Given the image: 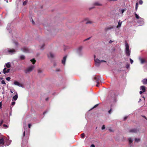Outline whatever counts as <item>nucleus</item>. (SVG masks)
I'll use <instances>...</instances> for the list:
<instances>
[{"label": "nucleus", "instance_id": "f257e3e1", "mask_svg": "<svg viewBox=\"0 0 147 147\" xmlns=\"http://www.w3.org/2000/svg\"><path fill=\"white\" fill-rule=\"evenodd\" d=\"M117 94L115 93V92L113 91L110 92L107 99L110 100L112 102H115L117 101Z\"/></svg>", "mask_w": 147, "mask_h": 147}, {"label": "nucleus", "instance_id": "f03ea898", "mask_svg": "<svg viewBox=\"0 0 147 147\" xmlns=\"http://www.w3.org/2000/svg\"><path fill=\"white\" fill-rule=\"evenodd\" d=\"M94 61L95 63V65L97 67H99L100 66V63L102 62H106V61L105 60H100L98 58H96V56L95 55H94Z\"/></svg>", "mask_w": 147, "mask_h": 147}, {"label": "nucleus", "instance_id": "7ed1b4c3", "mask_svg": "<svg viewBox=\"0 0 147 147\" xmlns=\"http://www.w3.org/2000/svg\"><path fill=\"white\" fill-rule=\"evenodd\" d=\"M16 52V51L14 49H10L7 48L4 50L3 53H6L7 52H8L10 54H12Z\"/></svg>", "mask_w": 147, "mask_h": 147}, {"label": "nucleus", "instance_id": "20e7f679", "mask_svg": "<svg viewBox=\"0 0 147 147\" xmlns=\"http://www.w3.org/2000/svg\"><path fill=\"white\" fill-rule=\"evenodd\" d=\"M125 53L126 55L129 56L130 55V51L129 48V46L127 43H126L125 44Z\"/></svg>", "mask_w": 147, "mask_h": 147}, {"label": "nucleus", "instance_id": "39448f33", "mask_svg": "<svg viewBox=\"0 0 147 147\" xmlns=\"http://www.w3.org/2000/svg\"><path fill=\"white\" fill-rule=\"evenodd\" d=\"M34 67L35 66L34 65L30 66L25 70V73L26 74L29 73L30 72L32 71Z\"/></svg>", "mask_w": 147, "mask_h": 147}, {"label": "nucleus", "instance_id": "423d86ee", "mask_svg": "<svg viewBox=\"0 0 147 147\" xmlns=\"http://www.w3.org/2000/svg\"><path fill=\"white\" fill-rule=\"evenodd\" d=\"M82 47L81 46H80L78 47L77 49V53L78 54L79 56H82L83 54V53L82 51Z\"/></svg>", "mask_w": 147, "mask_h": 147}, {"label": "nucleus", "instance_id": "0eeeda50", "mask_svg": "<svg viewBox=\"0 0 147 147\" xmlns=\"http://www.w3.org/2000/svg\"><path fill=\"white\" fill-rule=\"evenodd\" d=\"M137 22L140 24V26H142L144 24V19L142 18H140L138 19Z\"/></svg>", "mask_w": 147, "mask_h": 147}, {"label": "nucleus", "instance_id": "6e6552de", "mask_svg": "<svg viewBox=\"0 0 147 147\" xmlns=\"http://www.w3.org/2000/svg\"><path fill=\"white\" fill-rule=\"evenodd\" d=\"M93 78V80L94 81L96 82L98 79H99V81H101V78L100 76H94Z\"/></svg>", "mask_w": 147, "mask_h": 147}, {"label": "nucleus", "instance_id": "1a4fd4ad", "mask_svg": "<svg viewBox=\"0 0 147 147\" xmlns=\"http://www.w3.org/2000/svg\"><path fill=\"white\" fill-rule=\"evenodd\" d=\"M11 140H9V138H7L6 139V140L5 141V143H6V145L8 146L11 144Z\"/></svg>", "mask_w": 147, "mask_h": 147}, {"label": "nucleus", "instance_id": "9d476101", "mask_svg": "<svg viewBox=\"0 0 147 147\" xmlns=\"http://www.w3.org/2000/svg\"><path fill=\"white\" fill-rule=\"evenodd\" d=\"M4 143L5 142H4L3 138H0V146H3Z\"/></svg>", "mask_w": 147, "mask_h": 147}, {"label": "nucleus", "instance_id": "9b49d317", "mask_svg": "<svg viewBox=\"0 0 147 147\" xmlns=\"http://www.w3.org/2000/svg\"><path fill=\"white\" fill-rule=\"evenodd\" d=\"M14 85L18 86L19 87H22V85L18 81H15L13 82Z\"/></svg>", "mask_w": 147, "mask_h": 147}, {"label": "nucleus", "instance_id": "f8f14e48", "mask_svg": "<svg viewBox=\"0 0 147 147\" xmlns=\"http://www.w3.org/2000/svg\"><path fill=\"white\" fill-rule=\"evenodd\" d=\"M22 50L23 52L25 53H28L29 52V51L28 48L26 47L22 48Z\"/></svg>", "mask_w": 147, "mask_h": 147}, {"label": "nucleus", "instance_id": "ddd939ff", "mask_svg": "<svg viewBox=\"0 0 147 147\" xmlns=\"http://www.w3.org/2000/svg\"><path fill=\"white\" fill-rule=\"evenodd\" d=\"M11 66V65L10 62L7 63L5 64L4 67L7 68H10Z\"/></svg>", "mask_w": 147, "mask_h": 147}, {"label": "nucleus", "instance_id": "4468645a", "mask_svg": "<svg viewBox=\"0 0 147 147\" xmlns=\"http://www.w3.org/2000/svg\"><path fill=\"white\" fill-rule=\"evenodd\" d=\"M5 69H7L6 67H5L3 69V73L4 74H5L6 73H8L9 72L10 70V69H7V71H5Z\"/></svg>", "mask_w": 147, "mask_h": 147}, {"label": "nucleus", "instance_id": "2eb2a0df", "mask_svg": "<svg viewBox=\"0 0 147 147\" xmlns=\"http://www.w3.org/2000/svg\"><path fill=\"white\" fill-rule=\"evenodd\" d=\"M67 58V56H65L64 57L62 60V63L64 65L65 64V61L66 60V59Z\"/></svg>", "mask_w": 147, "mask_h": 147}, {"label": "nucleus", "instance_id": "dca6fc26", "mask_svg": "<svg viewBox=\"0 0 147 147\" xmlns=\"http://www.w3.org/2000/svg\"><path fill=\"white\" fill-rule=\"evenodd\" d=\"M47 56L49 58H52L53 57L54 55L52 53L50 52L47 54Z\"/></svg>", "mask_w": 147, "mask_h": 147}, {"label": "nucleus", "instance_id": "f3484780", "mask_svg": "<svg viewBox=\"0 0 147 147\" xmlns=\"http://www.w3.org/2000/svg\"><path fill=\"white\" fill-rule=\"evenodd\" d=\"M140 89L141 90H142L143 92H145L146 91V87L144 86H140Z\"/></svg>", "mask_w": 147, "mask_h": 147}, {"label": "nucleus", "instance_id": "a211bd4d", "mask_svg": "<svg viewBox=\"0 0 147 147\" xmlns=\"http://www.w3.org/2000/svg\"><path fill=\"white\" fill-rule=\"evenodd\" d=\"M18 98V95L17 93H16V94L13 97L12 101H13V100L16 101L17 100Z\"/></svg>", "mask_w": 147, "mask_h": 147}, {"label": "nucleus", "instance_id": "6ab92c4d", "mask_svg": "<svg viewBox=\"0 0 147 147\" xmlns=\"http://www.w3.org/2000/svg\"><path fill=\"white\" fill-rule=\"evenodd\" d=\"M139 60L140 61V62L141 64H143L146 62L145 61L144 59H143L141 57H139Z\"/></svg>", "mask_w": 147, "mask_h": 147}, {"label": "nucleus", "instance_id": "aec40b11", "mask_svg": "<svg viewBox=\"0 0 147 147\" xmlns=\"http://www.w3.org/2000/svg\"><path fill=\"white\" fill-rule=\"evenodd\" d=\"M19 58L21 60H23L25 59V56L23 55H21L19 57Z\"/></svg>", "mask_w": 147, "mask_h": 147}, {"label": "nucleus", "instance_id": "412c9836", "mask_svg": "<svg viewBox=\"0 0 147 147\" xmlns=\"http://www.w3.org/2000/svg\"><path fill=\"white\" fill-rule=\"evenodd\" d=\"M142 82L144 84H147V79H144L142 80Z\"/></svg>", "mask_w": 147, "mask_h": 147}, {"label": "nucleus", "instance_id": "4be33fe9", "mask_svg": "<svg viewBox=\"0 0 147 147\" xmlns=\"http://www.w3.org/2000/svg\"><path fill=\"white\" fill-rule=\"evenodd\" d=\"M129 132L136 133L137 132V130L136 129H133L129 130Z\"/></svg>", "mask_w": 147, "mask_h": 147}, {"label": "nucleus", "instance_id": "5701e85b", "mask_svg": "<svg viewBox=\"0 0 147 147\" xmlns=\"http://www.w3.org/2000/svg\"><path fill=\"white\" fill-rule=\"evenodd\" d=\"M93 23V22L89 20H88L87 21H86V24H91Z\"/></svg>", "mask_w": 147, "mask_h": 147}, {"label": "nucleus", "instance_id": "b1692460", "mask_svg": "<svg viewBox=\"0 0 147 147\" xmlns=\"http://www.w3.org/2000/svg\"><path fill=\"white\" fill-rule=\"evenodd\" d=\"M10 24H8L6 28V29H7V30H9V33H11V31H10L9 30V29L10 28Z\"/></svg>", "mask_w": 147, "mask_h": 147}, {"label": "nucleus", "instance_id": "393cba45", "mask_svg": "<svg viewBox=\"0 0 147 147\" xmlns=\"http://www.w3.org/2000/svg\"><path fill=\"white\" fill-rule=\"evenodd\" d=\"M27 144V142H25L24 144V141H23L21 144V146L22 147H24V146H26Z\"/></svg>", "mask_w": 147, "mask_h": 147}, {"label": "nucleus", "instance_id": "a878e982", "mask_svg": "<svg viewBox=\"0 0 147 147\" xmlns=\"http://www.w3.org/2000/svg\"><path fill=\"white\" fill-rule=\"evenodd\" d=\"M122 22H120V21L119 20V21L118 22V27H120L121 25V24Z\"/></svg>", "mask_w": 147, "mask_h": 147}, {"label": "nucleus", "instance_id": "bb28decb", "mask_svg": "<svg viewBox=\"0 0 147 147\" xmlns=\"http://www.w3.org/2000/svg\"><path fill=\"white\" fill-rule=\"evenodd\" d=\"M135 17L136 19H139L140 18L137 13H135Z\"/></svg>", "mask_w": 147, "mask_h": 147}, {"label": "nucleus", "instance_id": "cd10ccee", "mask_svg": "<svg viewBox=\"0 0 147 147\" xmlns=\"http://www.w3.org/2000/svg\"><path fill=\"white\" fill-rule=\"evenodd\" d=\"M30 61L33 64H34L36 62V60H35L34 59H31Z\"/></svg>", "mask_w": 147, "mask_h": 147}, {"label": "nucleus", "instance_id": "c85d7f7f", "mask_svg": "<svg viewBox=\"0 0 147 147\" xmlns=\"http://www.w3.org/2000/svg\"><path fill=\"white\" fill-rule=\"evenodd\" d=\"M128 140L129 144H130L133 142V140L131 138H129Z\"/></svg>", "mask_w": 147, "mask_h": 147}, {"label": "nucleus", "instance_id": "c756f323", "mask_svg": "<svg viewBox=\"0 0 147 147\" xmlns=\"http://www.w3.org/2000/svg\"><path fill=\"white\" fill-rule=\"evenodd\" d=\"M94 5H95L97 6L100 5V4L99 3L97 2H95V3H94Z\"/></svg>", "mask_w": 147, "mask_h": 147}, {"label": "nucleus", "instance_id": "7c9ffc66", "mask_svg": "<svg viewBox=\"0 0 147 147\" xmlns=\"http://www.w3.org/2000/svg\"><path fill=\"white\" fill-rule=\"evenodd\" d=\"M99 81V79H98V80H97L96 81V82L97 83V84L96 85V86H97V87H98V85L99 84V81Z\"/></svg>", "mask_w": 147, "mask_h": 147}, {"label": "nucleus", "instance_id": "2f4dec72", "mask_svg": "<svg viewBox=\"0 0 147 147\" xmlns=\"http://www.w3.org/2000/svg\"><path fill=\"white\" fill-rule=\"evenodd\" d=\"M85 136V134L84 133H83L81 134V137L82 138H84Z\"/></svg>", "mask_w": 147, "mask_h": 147}, {"label": "nucleus", "instance_id": "473e14b6", "mask_svg": "<svg viewBox=\"0 0 147 147\" xmlns=\"http://www.w3.org/2000/svg\"><path fill=\"white\" fill-rule=\"evenodd\" d=\"M98 105V104H96V105H95L92 108L91 110H92L94 108L96 107H97Z\"/></svg>", "mask_w": 147, "mask_h": 147}, {"label": "nucleus", "instance_id": "72a5a7b5", "mask_svg": "<svg viewBox=\"0 0 147 147\" xmlns=\"http://www.w3.org/2000/svg\"><path fill=\"white\" fill-rule=\"evenodd\" d=\"M143 2L142 0H140L139 1V3L140 5H142L143 3Z\"/></svg>", "mask_w": 147, "mask_h": 147}, {"label": "nucleus", "instance_id": "f704fd0d", "mask_svg": "<svg viewBox=\"0 0 147 147\" xmlns=\"http://www.w3.org/2000/svg\"><path fill=\"white\" fill-rule=\"evenodd\" d=\"M140 140L139 138H136L135 139V142H138L140 141Z\"/></svg>", "mask_w": 147, "mask_h": 147}, {"label": "nucleus", "instance_id": "c9c22d12", "mask_svg": "<svg viewBox=\"0 0 147 147\" xmlns=\"http://www.w3.org/2000/svg\"><path fill=\"white\" fill-rule=\"evenodd\" d=\"M130 67V65L128 64H127L126 65V68L127 69L129 68Z\"/></svg>", "mask_w": 147, "mask_h": 147}, {"label": "nucleus", "instance_id": "e433bc0d", "mask_svg": "<svg viewBox=\"0 0 147 147\" xmlns=\"http://www.w3.org/2000/svg\"><path fill=\"white\" fill-rule=\"evenodd\" d=\"M6 79L7 81H9L11 79V78L10 77H7L6 78Z\"/></svg>", "mask_w": 147, "mask_h": 147}, {"label": "nucleus", "instance_id": "4c0bfd02", "mask_svg": "<svg viewBox=\"0 0 147 147\" xmlns=\"http://www.w3.org/2000/svg\"><path fill=\"white\" fill-rule=\"evenodd\" d=\"M27 2L26 1H24L23 3V5H25L26 4Z\"/></svg>", "mask_w": 147, "mask_h": 147}, {"label": "nucleus", "instance_id": "58836bf2", "mask_svg": "<svg viewBox=\"0 0 147 147\" xmlns=\"http://www.w3.org/2000/svg\"><path fill=\"white\" fill-rule=\"evenodd\" d=\"M1 84H6L4 80H3L1 82Z\"/></svg>", "mask_w": 147, "mask_h": 147}, {"label": "nucleus", "instance_id": "ea45409f", "mask_svg": "<svg viewBox=\"0 0 147 147\" xmlns=\"http://www.w3.org/2000/svg\"><path fill=\"white\" fill-rule=\"evenodd\" d=\"M3 120H2L1 121L0 123V126H1L2 125V124L3 123Z\"/></svg>", "mask_w": 147, "mask_h": 147}, {"label": "nucleus", "instance_id": "a19ab883", "mask_svg": "<svg viewBox=\"0 0 147 147\" xmlns=\"http://www.w3.org/2000/svg\"><path fill=\"white\" fill-rule=\"evenodd\" d=\"M126 10V9H122L121 10V13H123L124 12V11Z\"/></svg>", "mask_w": 147, "mask_h": 147}, {"label": "nucleus", "instance_id": "79ce46f5", "mask_svg": "<svg viewBox=\"0 0 147 147\" xmlns=\"http://www.w3.org/2000/svg\"><path fill=\"white\" fill-rule=\"evenodd\" d=\"M45 46L44 45H42L40 47V49L41 50H42L43 49V47Z\"/></svg>", "mask_w": 147, "mask_h": 147}, {"label": "nucleus", "instance_id": "37998d69", "mask_svg": "<svg viewBox=\"0 0 147 147\" xmlns=\"http://www.w3.org/2000/svg\"><path fill=\"white\" fill-rule=\"evenodd\" d=\"M129 60L130 61L131 64H132L133 63V60L131 58H130Z\"/></svg>", "mask_w": 147, "mask_h": 147}, {"label": "nucleus", "instance_id": "c03bdc74", "mask_svg": "<svg viewBox=\"0 0 147 147\" xmlns=\"http://www.w3.org/2000/svg\"><path fill=\"white\" fill-rule=\"evenodd\" d=\"M3 127H5L6 128H7L8 127V125L5 124H3Z\"/></svg>", "mask_w": 147, "mask_h": 147}, {"label": "nucleus", "instance_id": "a18cd8bd", "mask_svg": "<svg viewBox=\"0 0 147 147\" xmlns=\"http://www.w3.org/2000/svg\"><path fill=\"white\" fill-rule=\"evenodd\" d=\"M15 103L16 102H15L13 101L12 102L11 104L12 105H14L15 104Z\"/></svg>", "mask_w": 147, "mask_h": 147}, {"label": "nucleus", "instance_id": "49530a36", "mask_svg": "<svg viewBox=\"0 0 147 147\" xmlns=\"http://www.w3.org/2000/svg\"><path fill=\"white\" fill-rule=\"evenodd\" d=\"M138 3H136V9H137L138 8Z\"/></svg>", "mask_w": 147, "mask_h": 147}, {"label": "nucleus", "instance_id": "de8ad7c7", "mask_svg": "<svg viewBox=\"0 0 147 147\" xmlns=\"http://www.w3.org/2000/svg\"><path fill=\"white\" fill-rule=\"evenodd\" d=\"M105 128V125H103L102 127V130L104 129Z\"/></svg>", "mask_w": 147, "mask_h": 147}, {"label": "nucleus", "instance_id": "09e8293b", "mask_svg": "<svg viewBox=\"0 0 147 147\" xmlns=\"http://www.w3.org/2000/svg\"><path fill=\"white\" fill-rule=\"evenodd\" d=\"M31 21H32V24H34L35 23H34V21L32 19V18H31Z\"/></svg>", "mask_w": 147, "mask_h": 147}, {"label": "nucleus", "instance_id": "8fccbe9b", "mask_svg": "<svg viewBox=\"0 0 147 147\" xmlns=\"http://www.w3.org/2000/svg\"><path fill=\"white\" fill-rule=\"evenodd\" d=\"M128 116H125L124 118V120H126Z\"/></svg>", "mask_w": 147, "mask_h": 147}, {"label": "nucleus", "instance_id": "3c124183", "mask_svg": "<svg viewBox=\"0 0 147 147\" xmlns=\"http://www.w3.org/2000/svg\"><path fill=\"white\" fill-rule=\"evenodd\" d=\"M91 147H95V145L94 144H92L91 145Z\"/></svg>", "mask_w": 147, "mask_h": 147}, {"label": "nucleus", "instance_id": "603ef678", "mask_svg": "<svg viewBox=\"0 0 147 147\" xmlns=\"http://www.w3.org/2000/svg\"><path fill=\"white\" fill-rule=\"evenodd\" d=\"M143 92H143V91H140L139 92V93H140V94H141Z\"/></svg>", "mask_w": 147, "mask_h": 147}, {"label": "nucleus", "instance_id": "864d4df0", "mask_svg": "<svg viewBox=\"0 0 147 147\" xmlns=\"http://www.w3.org/2000/svg\"><path fill=\"white\" fill-rule=\"evenodd\" d=\"M1 106H2V103H1V102H0V109H1L2 107H1Z\"/></svg>", "mask_w": 147, "mask_h": 147}, {"label": "nucleus", "instance_id": "5fc2aeb1", "mask_svg": "<svg viewBox=\"0 0 147 147\" xmlns=\"http://www.w3.org/2000/svg\"><path fill=\"white\" fill-rule=\"evenodd\" d=\"M25 131H24V132H23V137H24L25 136Z\"/></svg>", "mask_w": 147, "mask_h": 147}, {"label": "nucleus", "instance_id": "6e6d98bb", "mask_svg": "<svg viewBox=\"0 0 147 147\" xmlns=\"http://www.w3.org/2000/svg\"><path fill=\"white\" fill-rule=\"evenodd\" d=\"M111 109L110 110H109L108 111V113H111Z\"/></svg>", "mask_w": 147, "mask_h": 147}, {"label": "nucleus", "instance_id": "4d7b16f0", "mask_svg": "<svg viewBox=\"0 0 147 147\" xmlns=\"http://www.w3.org/2000/svg\"><path fill=\"white\" fill-rule=\"evenodd\" d=\"M42 72V71L40 69H39L38 70V73H40Z\"/></svg>", "mask_w": 147, "mask_h": 147}, {"label": "nucleus", "instance_id": "13d9d810", "mask_svg": "<svg viewBox=\"0 0 147 147\" xmlns=\"http://www.w3.org/2000/svg\"><path fill=\"white\" fill-rule=\"evenodd\" d=\"M142 117L144 118L145 119H146L147 120V118L144 115H142Z\"/></svg>", "mask_w": 147, "mask_h": 147}, {"label": "nucleus", "instance_id": "bf43d9fd", "mask_svg": "<svg viewBox=\"0 0 147 147\" xmlns=\"http://www.w3.org/2000/svg\"><path fill=\"white\" fill-rule=\"evenodd\" d=\"M28 126L29 128H30L31 126V125L30 124H28Z\"/></svg>", "mask_w": 147, "mask_h": 147}, {"label": "nucleus", "instance_id": "052dcab7", "mask_svg": "<svg viewBox=\"0 0 147 147\" xmlns=\"http://www.w3.org/2000/svg\"><path fill=\"white\" fill-rule=\"evenodd\" d=\"M113 42V41L111 40H110V41L109 42V43H111L112 42Z\"/></svg>", "mask_w": 147, "mask_h": 147}, {"label": "nucleus", "instance_id": "680f3d73", "mask_svg": "<svg viewBox=\"0 0 147 147\" xmlns=\"http://www.w3.org/2000/svg\"><path fill=\"white\" fill-rule=\"evenodd\" d=\"M109 131L111 132L113 131V130L111 129H109Z\"/></svg>", "mask_w": 147, "mask_h": 147}, {"label": "nucleus", "instance_id": "e2e57ef3", "mask_svg": "<svg viewBox=\"0 0 147 147\" xmlns=\"http://www.w3.org/2000/svg\"><path fill=\"white\" fill-rule=\"evenodd\" d=\"M90 38V37H89L88 38H87V39H86L85 40H88Z\"/></svg>", "mask_w": 147, "mask_h": 147}, {"label": "nucleus", "instance_id": "0e129e2a", "mask_svg": "<svg viewBox=\"0 0 147 147\" xmlns=\"http://www.w3.org/2000/svg\"><path fill=\"white\" fill-rule=\"evenodd\" d=\"M141 101V99L140 98V99H139V101H138V102H140Z\"/></svg>", "mask_w": 147, "mask_h": 147}, {"label": "nucleus", "instance_id": "69168bd1", "mask_svg": "<svg viewBox=\"0 0 147 147\" xmlns=\"http://www.w3.org/2000/svg\"><path fill=\"white\" fill-rule=\"evenodd\" d=\"M49 99V98H46V100L47 101Z\"/></svg>", "mask_w": 147, "mask_h": 147}, {"label": "nucleus", "instance_id": "338daca9", "mask_svg": "<svg viewBox=\"0 0 147 147\" xmlns=\"http://www.w3.org/2000/svg\"><path fill=\"white\" fill-rule=\"evenodd\" d=\"M46 113V112H43V114L44 115H45V113Z\"/></svg>", "mask_w": 147, "mask_h": 147}, {"label": "nucleus", "instance_id": "774afa93", "mask_svg": "<svg viewBox=\"0 0 147 147\" xmlns=\"http://www.w3.org/2000/svg\"><path fill=\"white\" fill-rule=\"evenodd\" d=\"M3 79V78H0V79L1 80H2V79Z\"/></svg>", "mask_w": 147, "mask_h": 147}]
</instances>
